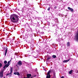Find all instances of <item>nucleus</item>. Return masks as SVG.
I'll return each mask as SVG.
<instances>
[{
    "mask_svg": "<svg viewBox=\"0 0 78 78\" xmlns=\"http://www.w3.org/2000/svg\"><path fill=\"white\" fill-rule=\"evenodd\" d=\"M36 76V75H35V76Z\"/></svg>",
    "mask_w": 78,
    "mask_h": 78,
    "instance_id": "nucleus-28",
    "label": "nucleus"
},
{
    "mask_svg": "<svg viewBox=\"0 0 78 78\" xmlns=\"http://www.w3.org/2000/svg\"><path fill=\"white\" fill-rule=\"evenodd\" d=\"M11 60H10V61H9L8 62V63L7 64H5L6 66H7L8 67H9V63H10V62H11Z\"/></svg>",
    "mask_w": 78,
    "mask_h": 78,
    "instance_id": "nucleus-9",
    "label": "nucleus"
},
{
    "mask_svg": "<svg viewBox=\"0 0 78 78\" xmlns=\"http://www.w3.org/2000/svg\"><path fill=\"white\" fill-rule=\"evenodd\" d=\"M52 72L53 73L55 72V70H54V69L50 70L47 73V76H46V78H50V77H51V76L50 75V73Z\"/></svg>",
    "mask_w": 78,
    "mask_h": 78,
    "instance_id": "nucleus-2",
    "label": "nucleus"
},
{
    "mask_svg": "<svg viewBox=\"0 0 78 78\" xmlns=\"http://www.w3.org/2000/svg\"><path fill=\"white\" fill-rule=\"evenodd\" d=\"M52 57L53 58H56V56L55 55H53L52 56Z\"/></svg>",
    "mask_w": 78,
    "mask_h": 78,
    "instance_id": "nucleus-14",
    "label": "nucleus"
},
{
    "mask_svg": "<svg viewBox=\"0 0 78 78\" xmlns=\"http://www.w3.org/2000/svg\"><path fill=\"white\" fill-rule=\"evenodd\" d=\"M61 78H64V76H62Z\"/></svg>",
    "mask_w": 78,
    "mask_h": 78,
    "instance_id": "nucleus-25",
    "label": "nucleus"
},
{
    "mask_svg": "<svg viewBox=\"0 0 78 78\" xmlns=\"http://www.w3.org/2000/svg\"><path fill=\"white\" fill-rule=\"evenodd\" d=\"M11 74H12V73H11V72H10V73L7 74L6 76H8V75H11Z\"/></svg>",
    "mask_w": 78,
    "mask_h": 78,
    "instance_id": "nucleus-17",
    "label": "nucleus"
},
{
    "mask_svg": "<svg viewBox=\"0 0 78 78\" xmlns=\"http://www.w3.org/2000/svg\"><path fill=\"white\" fill-rule=\"evenodd\" d=\"M69 61H70V59H69V60L63 61V62L64 63H65V62H69Z\"/></svg>",
    "mask_w": 78,
    "mask_h": 78,
    "instance_id": "nucleus-8",
    "label": "nucleus"
},
{
    "mask_svg": "<svg viewBox=\"0 0 78 78\" xmlns=\"http://www.w3.org/2000/svg\"><path fill=\"white\" fill-rule=\"evenodd\" d=\"M28 4H27L26 5V7H28Z\"/></svg>",
    "mask_w": 78,
    "mask_h": 78,
    "instance_id": "nucleus-24",
    "label": "nucleus"
},
{
    "mask_svg": "<svg viewBox=\"0 0 78 78\" xmlns=\"http://www.w3.org/2000/svg\"><path fill=\"white\" fill-rule=\"evenodd\" d=\"M52 77L53 78H55V77H56V73H55V72L53 73V76Z\"/></svg>",
    "mask_w": 78,
    "mask_h": 78,
    "instance_id": "nucleus-10",
    "label": "nucleus"
},
{
    "mask_svg": "<svg viewBox=\"0 0 78 78\" xmlns=\"http://www.w3.org/2000/svg\"><path fill=\"white\" fill-rule=\"evenodd\" d=\"M48 11H50V7H49L48 9Z\"/></svg>",
    "mask_w": 78,
    "mask_h": 78,
    "instance_id": "nucleus-22",
    "label": "nucleus"
},
{
    "mask_svg": "<svg viewBox=\"0 0 78 78\" xmlns=\"http://www.w3.org/2000/svg\"><path fill=\"white\" fill-rule=\"evenodd\" d=\"M1 67H2V64L0 63V68H1Z\"/></svg>",
    "mask_w": 78,
    "mask_h": 78,
    "instance_id": "nucleus-21",
    "label": "nucleus"
},
{
    "mask_svg": "<svg viewBox=\"0 0 78 78\" xmlns=\"http://www.w3.org/2000/svg\"><path fill=\"white\" fill-rule=\"evenodd\" d=\"M51 57H48L47 59V60H49V59H51Z\"/></svg>",
    "mask_w": 78,
    "mask_h": 78,
    "instance_id": "nucleus-20",
    "label": "nucleus"
},
{
    "mask_svg": "<svg viewBox=\"0 0 78 78\" xmlns=\"http://www.w3.org/2000/svg\"><path fill=\"white\" fill-rule=\"evenodd\" d=\"M26 78H28V77H26Z\"/></svg>",
    "mask_w": 78,
    "mask_h": 78,
    "instance_id": "nucleus-29",
    "label": "nucleus"
},
{
    "mask_svg": "<svg viewBox=\"0 0 78 78\" xmlns=\"http://www.w3.org/2000/svg\"><path fill=\"white\" fill-rule=\"evenodd\" d=\"M12 70H13V68L11 67L10 68V72L12 73Z\"/></svg>",
    "mask_w": 78,
    "mask_h": 78,
    "instance_id": "nucleus-13",
    "label": "nucleus"
},
{
    "mask_svg": "<svg viewBox=\"0 0 78 78\" xmlns=\"http://www.w3.org/2000/svg\"><path fill=\"white\" fill-rule=\"evenodd\" d=\"M68 9H69V10H70L72 12H73L74 10H73V9L72 8H71L70 7H68Z\"/></svg>",
    "mask_w": 78,
    "mask_h": 78,
    "instance_id": "nucleus-6",
    "label": "nucleus"
},
{
    "mask_svg": "<svg viewBox=\"0 0 78 78\" xmlns=\"http://www.w3.org/2000/svg\"><path fill=\"white\" fill-rule=\"evenodd\" d=\"M14 75H17L20 76V73L19 72H15L13 73Z\"/></svg>",
    "mask_w": 78,
    "mask_h": 78,
    "instance_id": "nucleus-5",
    "label": "nucleus"
},
{
    "mask_svg": "<svg viewBox=\"0 0 78 78\" xmlns=\"http://www.w3.org/2000/svg\"><path fill=\"white\" fill-rule=\"evenodd\" d=\"M28 78H30V77H28Z\"/></svg>",
    "mask_w": 78,
    "mask_h": 78,
    "instance_id": "nucleus-31",
    "label": "nucleus"
},
{
    "mask_svg": "<svg viewBox=\"0 0 78 78\" xmlns=\"http://www.w3.org/2000/svg\"><path fill=\"white\" fill-rule=\"evenodd\" d=\"M67 46H68L69 47V46H70V42H68L67 43Z\"/></svg>",
    "mask_w": 78,
    "mask_h": 78,
    "instance_id": "nucleus-16",
    "label": "nucleus"
},
{
    "mask_svg": "<svg viewBox=\"0 0 78 78\" xmlns=\"http://www.w3.org/2000/svg\"><path fill=\"white\" fill-rule=\"evenodd\" d=\"M56 8H57V6H55L54 7V9H56Z\"/></svg>",
    "mask_w": 78,
    "mask_h": 78,
    "instance_id": "nucleus-23",
    "label": "nucleus"
},
{
    "mask_svg": "<svg viewBox=\"0 0 78 78\" xmlns=\"http://www.w3.org/2000/svg\"><path fill=\"white\" fill-rule=\"evenodd\" d=\"M27 77H28V78H30V76H31V74H27Z\"/></svg>",
    "mask_w": 78,
    "mask_h": 78,
    "instance_id": "nucleus-11",
    "label": "nucleus"
},
{
    "mask_svg": "<svg viewBox=\"0 0 78 78\" xmlns=\"http://www.w3.org/2000/svg\"><path fill=\"white\" fill-rule=\"evenodd\" d=\"M11 75H9V76H10V77H11Z\"/></svg>",
    "mask_w": 78,
    "mask_h": 78,
    "instance_id": "nucleus-26",
    "label": "nucleus"
},
{
    "mask_svg": "<svg viewBox=\"0 0 78 78\" xmlns=\"http://www.w3.org/2000/svg\"><path fill=\"white\" fill-rule=\"evenodd\" d=\"M76 37L77 38V40H78V33H77L76 35Z\"/></svg>",
    "mask_w": 78,
    "mask_h": 78,
    "instance_id": "nucleus-18",
    "label": "nucleus"
},
{
    "mask_svg": "<svg viewBox=\"0 0 78 78\" xmlns=\"http://www.w3.org/2000/svg\"><path fill=\"white\" fill-rule=\"evenodd\" d=\"M17 64L19 66H21V65H22V61H19L17 63Z\"/></svg>",
    "mask_w": 78,
    "mask_h": 78,
    "instance_id": "nucleus-4",
    "label": "nucleus"
},
{
    "mask_svg": "<svg viewBox=\"0 0 78 78\" xmlns=\"http://www.w3.org/2000/svg\"><path fill=\"white\" fill-rule=\"evenodd\" d=\"M73 72V70H71L69 72V74H70V75H71V74Z\"/></svg>",
    "mask_w": 78,
    "mask_h": 78,
    "instance_id": "nucleus-12",
    "label": "nucleus"
},
{
    "mask_svg": "<svg viewBox=\"0 0 78 78\" xmlns=\"http://www.w3.org/2000/svg\"><path fill=\"white\" fill-rule=\"evenodd\" d=\"M8 67V66L6 65L5 64V66L3 67V68H4V69H5V67H6V68H7V67Z\"/></svg>",
    "mask_w": 78,
    "mask_h": 78,
    "instance_id": "nucleus-15",
    "label": "nucleus"
},
{
    "mask_svg": "<svg viewBox=\"0 0 78 78\" xmlns=\"http://www.w3.org/2000/svg\"><path fill=\"white\" fill-rule=\"evenodd\" d=\"M10 20L12 23H17L19 20V16L15 14H13L11 15L10 17Z\"/></svg>",
    "mask_w": 78,
    "mask_h": 78,
    "instance_id": "nucleus-1",
    "label": "nucleus"
},
{
    "mask_svg": "<svg viewBox=\"0 0 78 78\" xmlns=\"http://www.w3.org/2000/svg\"><path fill=\"white\" fill-rule=\"evenodd\" d=\"M3 71H1L0 72V78H2L3 77Z\"/></svg>",
    "mask_w": 78,
    "mask_h": 78,
    "instance_id": "nucleus-3",
    "label": "nucleus"
},
{
    "mask_svg": "<svg viewBox=\"0 0 78 78\" xmlns=\"http://www.w3.org/2000/svg\"><path fill=\"white\" fill-rule=\"evenodd\" d=\"M5 48H6V50H5V55L6 56V53H7V51H8V48H7V47H6Z\"/></svg>",
    "mask_w": 78,
    "mask_h": 78,
    "instance_id": "nucleus-7",
    "label": "nucleus"
},
{
    "mask_svg": "<svg viewBox=\"0 0 78 78\" xmlns=\"http://www.w3.org/2000/svg\"><path fill=\"white\" fill-rule=\"evenodd\" d=\"M4 78H5V77H4Z\"/></svg>",
    "mask_w": 78,
    "mask_h": 78,
    "instance_id": "nucleus-30",
    "label": "nucleus"
},
{
    "mask_svg": "<svg viewBox=\"0 0 78 78\" xmlns=\"http://www.w3.org/2000/svg\"><path fill=\"white\" fill-rule=\"evenodd\" d=\"M23 78H26V77L25 76H24Z\"/></svg>",
    "mask_w": 78,
    "mask_h": 78,
    "instance_id": "nucleus-27",
    "label": "nucleus"
},
{
    "mask_svg": "<svg viewBox=\"0 0 78 78\" xmlns=\"http://www.w3.org/2000/svg\"><path fill=\"white\" fill-rule=\"evenodd\" d=\"M7 63V61H4V64H6Z\"/></svg>",
    "mask_w": 78,
    "mask_h": 78,
    "instance_id": "nucleus-19",
    "label": "nucleus"
}]
</instances>
